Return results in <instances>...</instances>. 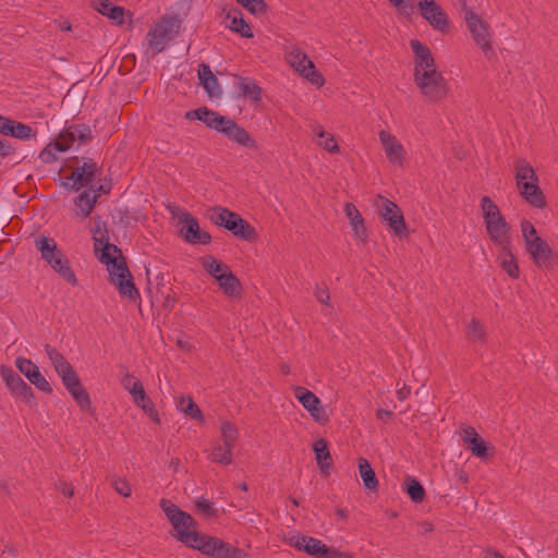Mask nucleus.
I'll return each mask as SVG.
<instances>
[{
	"mask_svg": "<svg viewBox=\"0 0 558 558\" xmlns=\"http://www.w3.org/2000/svg\"><path fill=\"white\" fill-rule=\"evenodd\" d=\"M484 219L490 240L500 247L509 245L510 226L500 211H486Z\"/></svg>",
	"mask_w": 558,
	"mask_h": 558,
	"instance_id": "obj_17",
	"label": "nucleus"
},
{
	"mask_svg": "<svg viewBox=\"0 0 558 558\" xmlns=\"http://www.w3.org/2000/svg\"><path fill=\"white\" fill-rule=\"evenodd\" d=\"M172 223L179 234L192 244H208L210 235L201 229L198 222L186 211H172Z\"/></svg>",
	"mask_w": 558,
	"mask_h": 558,
	"instance_id": "obj_13",
	"label": "nucleus"
},
{
	"mask_svg": "<svg viewBox=\"0 0 558 558\" xmlns=\"http://www.w3.org/2000/svg\"><path fill=\"white\" fill-rule=\"evenodd\" d=\"M517 186L522 197L533 207L545 205L543 193L538 186V179L534 168L524 159L514 163Z\"/></svg>",
	"mask_w": 558,
	"mask_h": 558,
	"instance_id": "obj_9",
	"label": "nucleus"
},
{
	"mask_svg": "<svg viewBox=\"0 0 558 558\" xmlns=\"http://www.w3.org/2000/svg\"><path fill=\"white\" fill-rule=\"evenodd\" d=\"M521 230L525 248L535 265L538 267H548L550 265L551 250L547 243L538 236L534 226L530 222L523 221Z\"/></svg>",
	"mask_w": 558,
	"mask_h": 558,
	"instance_id": "obj_12",
	"label": "nucleus"
},
{
	"mask_svg": "<svg viewBox=\"0 0 558 558\" xmlns=\"http://www.w3.org/2000/svg\"><path fill=\"white\" fill-rule=\"evenodd\" d=\"M198 78L210 98H219L221 96L220 85L209 65H199Z\"/></svg>",
	"mask_w": 558,
	"mask_h": 558,
	"instance_id": "obj_25",
	"label": "nucleus"
},
{
	"mask_svg": "<svg viewBox=\"0 0 558 558\" xmlns=\"http://www.w3.org/2000/svg\"><path fill=\"white\" fill-rule=\"evenodd\" d=\"M8 153V147L0 141V155L4 156Z\"/></svg>",
	"mask_w": 558,
	"mask_h": 558,
	"instance_id": "obj_55",
	"label": "nucleus"
},
{
	"mask_svg": "<svg viewBox=\"0 0 558 558\" xmlns=\"http://www.w3.org/2000/svg\"><path fill=\"white\" fill-rule=\"evenodd\" d=\"M220 433H221V442H223L225 447H234V444L239 437V432L236 427L229 423L223 422L220 426Z\"/></svg>",
	"mask_w": 558,
	"mask_h": 558,
	"instance_id": "obj_35",
	"label": "nucleus"
},
{
	"mask_svg": "<svg viewBox=\"0 0 558 558\" xmlns=\"http://www.w3.org/2000/svg\"><path fill=\"white\" fill-rule=\"evenodd\" d=\"M232 449L231 447H225L223 442L215 445L210 452V458L222 464H229L232 461Z\"/></svg>",
	"mask_w": 558,
	"mask_h": 558,
	"instance_id": "obj_36",
	"label": "nucleus"
},
{
	"mask_svg": "<svg viewBox=\"0 0 558 558\" xmlns=\"http://www.w3.org/2000/svg\"><path fill=\"white\" fill-rule=\"evenodd\" d=\"M383 219L397 236H407L409 229L404 222L402 211H383Z\"/></svg>",
	"mask_w": 558,
	"mask_h": 558,
	"instance_id": "obj_29",
	"label": "nucleus"
},
{
	"mask_svg": "<svg viewBox=\"0 0 558 558\" xmlns=\"http://www.w3.org/2000/svg\"><path fill=\"white\" fill-rule=\"evenodd\" d=\"M211 219L215 223L223 226L236 236L250 239L253 234V229L250 225L234 211H217Z\"/></svg>",
	"mask_w": 558,
	"mask_h": 558,
	"instance_id": "obj_19",
	"label": "nucleus"
},
{
	"mask_svg": "<svg viewBox=\"0 0 558 558\" xmlns=\"http://www.w3.org/2000/svg\"><path fill=\"white\" fill-rule=\"evenodd\" d=\"M414 61V82L427 101L438 102L448 95L447 82L430 49L417 39L410 41Z\"/></svg>",
	"mask_w": 558,
	"mask_h": 558,
	"instance_id": "obj_3",
	"label": "nucleus"
},
{
	"mask_svg": "<svg viewBox=\"0 0 558 558\" xmlns=\"http://www.w3.org/2000/svg\"><path fill=\"white\" fill-rule=\"evenodd\" d=\"M161 508L175 530V536L186 546L195 548L214 558H242L244 554L229 544L209 536L199 535L196 532V522L186 512L166 500L161 501Z\"/></svg>",
	"mask_w": 558,
	"mask_h": 558,
	"instance_id": "obj_1",
	"label": "nucleus"
},
{
	"mask_svg": "<svg viewBox=\"0 0 558 558\" xmlns=\"http://www.w3.org/2000/svg\"><path fill=\"white\" fill-rule=\"evenodd\" d=\"M236 2L254 15L263 13L266 7L263 0H236Z\"/></svg>",
	"mask_w": 558,
	"mask_h": 558,
	"instance_id": "obj_42",
	"label": "nucleus"
},
{
	"mask_svg": "<svg viewBox=\"0 0 558 558\" xmlns=\"http://www.w3.org/2000/svg\"><path fill=\"white\" fill-rule=\"evenodd\" d=\"M313 450L320 470H324V461H327L330 458L327 442L324 439L316 440L313 445Z\"/></svg>",
	"mask_w": 558,
	"mask_h": 558,
	"instance_id": "obj_41",
	"label": "nucleus"
},
{
	"mask_svg": "<svg viewBox=\"0 0 558 558\" xmlns=\"http://www.w3.org/2000/svg\"><path fill=\"white\" fill-rule=\"evenodd\" d=\"M287 62L305 80L316 87L325 84L323 74L316 69L314 62L296 46H291L286 52Z\"/></svg>",
	"mask_w": 558,
	"mask_h": 558,
	"instance_id": "obj_11",
	"label": "nucleus"
},
{
	"mask_svg": "<svg viewBox=\"0 0 558 558\" xmlns=\"http://www.w3.org/2000/svg\"><path fill=\"white\" fill-rule=\"evenodd\" d=\"M15 366L36 388L46 392L51 391L50 384L41 375L39 367L31 360L19 356L15 360Z\"/></svg>",
	"mask_w": 558,
	"mask_h": 558,
	"instance_id": "obj_21",
	"label": "nucleus"
},
{
	"mask_svg": "<svg viewBox=\"0 0 558 558\" xmlns=\"http://www.w3.org/2000/svg\"><path fill=\"white\" fill-rule=\"evenodd\" d=\"M225 25L228 29L245 38H252L251 26L245 22L243 15L238 10H229L225 16Z\"/></svg>",
	"mask_w": 558,
	"mask_h": 558,
	"instance_id": "obj_23",
	"label": "nucleus"
},
{
	"mask_svg": "<svg viewBox=\"0 0 558 558\" xmlns=\"http://www.w3.org/2000/svg\"><path fill=\"white\" fill-rule=\"evenodd\" d=\"M220 290L230 298H236L241 292V284L238 278L230 270L218 280H216Z\"/></svg>",
	"mask_w": 558,
	"mask_h": 558,
	"instance_id": "obj_32",
	"label": "nucleus"
},
{
	"mask_svg": "<svg viewBox=\"0 0 558 558\" xmlns=\"http://www.w3.org/2000/svg\"><path fill=\"white\" fill-rule=\"evenodd\" d=\"M375 206H376V209H386V210L396 208V205L392 202H390L389 199L384 198L381 196H379L377 198Z\"/></svg>",
	"mask_w": 558,
	"mask_h": 558,
	"instance_id": "obj_50",
	"label": "nucleus"
},
{
	"mask_svg": "<svg viewBox=\"0 0 558 558\" xmlns=\"http://www.w3.org/2000/svg\"><path fill=\"white\" fill-rule=\"evenodd\" d=\"M359 473L366 489L375 490L377 488L378 480L376 474L369 462L364 458L359 459Z\"/></svg>",
	"mask_w": 558,
	"mask_h": 558,
	"instance_id": "obj_33",
	"label": "nucleus"
},
{
	"mask_svg": "<svg viewBox=\"0 0 558 558\" xmlns=\"http://www.w3.org/2000/svg\"><path fill=\"white\" fill-rule=\"evenodd\" d=\"M133 402L142 409V411L154 422L159 423V414L155 408V403L146 393L143 385L131 395Z\"/></svg>",
	"mask_w": 558,
	"mask_h": 558,
	"instance_id": "obj_26",
	"label": "nucleus"
},
{
	"mask_svg": "<svg viewBox=\"0 0 558 558\" xmlns=\"http://www.w3.org/2000/svg\"><path fill=\"white\" fill-rule=\"evenodd\" d=\"M45 352L53 366L57 374L60 376L63 385L73 397L80 409L87 413H93L94 408L88 392L82 386L78 377L74 373L72 366L64 359V356L49 344L45 345Z\"/></svg>",
	"mask_w": 558,
	"mask_h": 558,
	"instance_id": "obj_6",
	"label": "nucleus"
},
{
	"mask_svg": "<svg viewBox=\"0 0 558 558\" xmlns=\"http://www.w3.org/2000/svg\"><path fill=\"white\" fill-rule=\"evenodd\" d=\"M404 487L413 501L418 502L424 498L425 490L415 478L407 477L404 481Z\"/></svg>",
	"mask_w": 558,
	"mask_h": 558,
	"instance_id": "obj_38",
	"label": "nucleus"
},
{
	"mask_svg": "<svg viewBox=\"0 0 558 558\" xmlns=\"http://www.w3.org/2000/svg\"><path fill=\"white\" fill-rule=\"evenodd\" d=\"M93 8L106 16L114 25H123L129 12L121 5L113 4L110 0H93Z\"/></svg>",
	"mask_w": 558,
	"mask_h": 558,
	"instance_id": "obj_22",
	"label": "nucleus"
},
{
	"mask_svg": "<svg viewBox=\"0 0 558 558\" xmlns=\"http://www.w3.org/2000/svg\"><path fill=\"white\" fill-rule=\"evenodd\" d=\"M196 508L198 511L205 517H210L216 514V510L211 508V505L208 500L202 498L196 501Z\"/></svg>",
	"mask_w": 558,
	"mask_h": 558,
	"instance_id": "obj_47",
	"label": "nucleus"
},
{
	"mask_svg": "<svg viewBox=\"0 0 558 558\" xmlns=\"http://www.w3.org/2000/svg\"><path fill=\"white\" fill-rule=\"evenodd\" d=\"M399 393H400V398H404L405 397V392L403 390H401Z\"/></svg>",
	"mask_w": 558,
	"mask_h": 558,
	"instance_id": "obj_60",
	"label": "nucleus"
},
{
	"mask_svg": "<svg viewBox=\"0 0 558 558\" xmlns=\"http://www.w3.org/2000/svg\"><path fill=\"white\" fill-rule=\"evenodd\" d=\"M378 136L388 163L395 169H404L409 163V153L401 141L386 130H381Z\"/></svg>",
	"mask_w": 558,
	"mask_h": 558,
	"instance_id": "obj_14",
	"label": "nucleus"
},
{
	"mask_svg": "<svg viewBox=\"0 0 558 558\" xmlns=\"http://www.w3.org/2000/svg\"><path fill=\"white\" fill-rule=\"evenodd\" d=\"M460 436L462 440L469 446L471 451L478 458H484L487 452V447L484 440L477 435L475 429L471 426H464L461 429Z\"/></svg>",
	"mask_w": 558,
	"mask_h": 558,
	"instance_id": "obj_24",
	"label": "nucleus"
},
{
	"mask_svg": "<svg viewBox=\"0 0 558 558\" xmlns=\"http://www.w3.org/2000/svg\"><path fill=\"white\" fill-rule=\"evenodd\" d=\"M12 123H13V120L0 116V134L9 136Z\"/></svg>",
	"mask_w": 558,
	"mask_h": 558,
	"instance_id": "obj_48",
	"label": "nucleus"
},
{
	"mask_svg": "<svg viewBox=\"0 0 558 558\" xmlns=\"http://www.w3.org/2000/svg\"><path fill=\"white\" fill-rule=\"evenodd\" d=\"M201 263L206 272L211 276L215 281L231 270L227 264L210 255L202 257Z\"/></svg>",
	"mask_w": 558,
	"mask_h": 558,
	"instance_id": "obj_31",
	"label": "nucleus"
},
{
	"mask_svg": "<svg viewBox=\"0 0 558 558\" xmlns=\"http://www.w3.org/2000/svg\"><path fill=\"white\" fill-rule=\"evenodd\" d=\"M121 385L122 387L129 391L130 395H132L134 391H136L137 389H140V387L142 386V383L140 380H137L133 375H131L130 373H126L122 378H121Z\"/></svg>",
	"mask_w": 558,
	"mask_h": 558,
	"instance_id": "obj_44",
	"label": "nucleus"
},
{
	"mask_svg": "<svg viewBox=\"0 0 558 558\" xmlns=\"http://www.w3.org/2000/svg\"><path fill=\"white\" fill-rule=\"evenodd\" d=\"M286 542L299 549L303 550L306 554L317 557V558H339L341 554L338 551L327 547L322 541L302 535L298 532H291L286 536Z\"/></svg>",
	"mask_w": 558,
	"mask_h": 558,
	"instance_id": "obj_15",
	"label": "nucleus"
},
{
	"mask_svg": "<svg viewBox=\"0 0 558 558\" xmlns=\"http://www.w3.org/2000/svg\"><path fill=\"white\" fill-rule=\"evenodd\" d=\"M348 216L353 236L359 241H363L365 239L366 228L360 211H348Z\"/></svg>",
	"mask_w": 558,
	"mask_h": 558,
	"instance_id": "obj_34",
	"label": "nucleus"
},
{
	"mask_svg": "<svg viewBox=\"0 0 558 558\" xmlns=\"http://www.w3.org/2000/svg\"><path fill=\"white\" fill-rule=\"evenodd\" d=\"M35 247L40 253L41 258L64 280L75 286L77 279L71 269L68 259L58 248L56 241L51 238L40 235L35 240Z\"/></svg>",
	"mask_w": 558,
	"mask_h": 558,
	"instance_id": "obj_10",
	"label": "nucleus"
},
{
	"mask_svg": "<svg viewBox=\"0 0 558 558\" xmlns=\"http://www.w3.org/2000/svg\"><path fill=\"white\" fill-rule=\"evenodd\" d=\"M187 120H199L207 128L223 134L229 141L247 148H256V142L251 137L248 132L235 123L228 117L209 110L207 108H199L190 110L185 113Z\"/></svg>",
	"mask_w": 558,
	"mask_h": 558,
	"instance_id": "obj_5",
	"label": "nucleus"
},
{
	"mask_svg": "<svg viewBox=\"0 0 558 558\" xmlns=\"http://www.w3.org/2000/svg\"><path fill=\"white\" fill-rule=\"evenodd\" d=\"M391 5H393L397 11L404 16H410L413 12V8L407 0H388Z\"/></svg>",
	"mask_w": 558,
	"mask_h": 558,
	"instance_id": "obj_46",
	"label": "nucleus"
},
{
	"mask_svg": "<svg viewBox=\"0 0 558 558\" xmlns=\"http://www.w3.org/2000/svg\"><path fill=\"white\" fill-rule=\"evenodd\" d=\"M111 485L113 486L118 494L124 497H129L131 495V487L124 478L117 475H112Z\"/></svg>",
	"mask_w": 558,
	"mask_h": 558,
	"instance_id": "obj_43",
	"label": "nucleus"
},
{
	"mask_svg": "<svg viewBox=\"0 0 558 558\" xmlns=\"http://www.w3.org/2000/svg\"><path fill=\"white\" fill-rule=\"evenodd\" d=\"M35 135L36 132L29 125L13 121L9 136H12L21 141H27L34 137Z\"/></svg>",
	"mask_w": 558,
	"mask_h": 558,
	"instance_id": "obj_37",
	"label": "nucleus"
},
{
	"mask_svg": "<svg viewBox=\"0 0 558 558\" xmlns=\"http://www.w3.org/2000/svg\"><path fill=\"white\" fill-rule=\"evenodd\" d=\"M168 31L162 25H156L148 34H147V46L148 50L153 54H157L161 52L168 41Z\"/></svg>",
	"mask_w": 558,
	"mask_h": 558,
	"instance_id": "obj_27",
	"label": "nucleus"
},
{
	"mask_svg": "<svg viewBox=\"0 0 558 558\" xmlns=\"http://www.w3.org/2000/svg\"><path fill=\"white\" fill-rule=\"evenodd\" d=\"M60 490H61L64 495H66V496H72V495L74 494L73 488H72L70 485H68L66 483H63V484L61 485Z\"/></svg>",
	"mask_w": 558,
	"mask_h": 558,
	"instance_id": "obj_52",
	"label": "nucleus"
},
{
	"mask_svg": "<svg viewBox=\"0 0 558 558\" xmlns=\"http://www.w3.org/2000/svg\"><path fill=\"white\" fill-rule=\"evenodd\" d=\"M94 232V251L101 264L106 266L110 282L123 299L136 300L138 291L125 264L121 251L109 242L105 225L97 222Z\"/></svg>",
	"mask_w": 558,
	"mask_h": 558,
	"instance_id": "obj_2",
	"label": "nucleus"
},
{
	"mask_svg": "<svg viewBox=\"0 0 558 558\" xmlns=\"http://www.w3.org/2000/svg\"><path fill=\"white\" fill-rule=\"evenodd\" d=\"M417 9L422 17L437 32L448 34L451 22L448 14L435 0H418Z\"/></svg>",
	"mask_w": 558,
	"mask_h": 558,
	"instance_id": "obj_16",
	"label": "nucleus"
},
{
	"mask_svg": "<svg viewBox=\"0 0 558 558\" xmlns=\"http://www.w3.org/2000/svg\"><path fill=\"white\" fill-rule=\"evenodd\" d=\"M463 17L475 46L480 48L487 59H493L496 56V51L493 43L494 31L490 24L469 8L463 9Z\"/></svg>",
	"mask_w": 558,
	"mask_h": 558,
	"instance_id": "obj_8",
	"label": "nucleus"
},
{
	"mask_svg": "<svg viewBox=\"0 0 558 558\" xmlns=\"http://www.w3.org/2000/svg\"><path fill=\"white\" fill-rule=\"evenodd\" d=\"M64 185L80 192L75 204L80 209H93L97 199L109 192L110 186L99 177L96 162L86 160L65 178Z\"/></svg>",
	"mask_w": 558,
	"mask_h": 558,
	"instance_id": "obj_4",
	"label": "nucleus"
},
{
	"mask_svg": "<svg viewBox=\"0 0 558 558\" xmlns=\"http://www.w3.org/2000/svg\"><path fill=\"white\" fill-rule=\"evenodd\" d=\"M239 487H240L243 492H246V490H247V486H246V484H244V483L240 484V486H239Z\"/></svg>",
	"mask_w": 558,
	"mask_h": 558,
	"instance_id": "obj_58",
	"label": "nucleus"
},
{
	"mask_svg": "<svg viewBox=\"0 0 558 558\" xmlns=\"http://www.w3.org/2000/svg\"><path fill=\"white\" fill-rule=\"evenodd\" d=\"M92 140V130L85 124H72L66 126L56 138L49 143L39 154V158L45 163L54 162L64 154L72 149H77L81 145Z\"/></svg>",
	"mask_w": 558,
	"mask_h": 558,
	"instance_id": "obj_7",
	"label": "nucleus"
},
{
	"mask_svg": "<svg viewBox=\"0 0 558 558\" xmlns=\"http://www.w3.org/2000/svg\"><path fill=\"white\" fill-rule=\"evenodd\" d=\"M315 295H316V299L318 302H320L323 304H327V302L329 300V293L325 287L317 286Z\"/></svg>",
	"mask_w": 558,
	"mask_h": 558,
	"instance_id": "obj_49",
	"label": "nucleus"
},
{
	"mask_svg": "<svg viewBox=\"0 0 558 558\" xmlns=\"http://www.w3.org/2000/svg\"><path fill=\"white\" fill-rule=\"evenodd\" d=\"M317 137L319 138L317 144L326 149L329 153H338L339 151V145L336 141V138L329 134L326 133L323 130H319L316 132Z\"/></svg>",
	"mask_w": 558,
	"mask_h": 558,
	"instance_id": "obj_40",
	"label": "nucleus"
},
{
	"mask_svg": "<svg viewBox=\"0 0 558 558\" xmlns=\"http://www.w3.org/2000/svg\"><path fill=\"white\" fill-rule=\"evenodd\" d=\"M486 558H504V557L497 551H488L486 554Z\"/></svg>",
	"mask_w": 558,
	"mask_h": 558,
	"instance_id": "obj_53",
	"label": "nucleus"
},
{
	"mask_svg": "<svg viewBox=\"0 0 558 558\" xmlns=\"http://www.w3.org/2000/svg\"><path fill=\"white\" fill-rule=\"evenodd\" d=\"M482 209H496V207L488 197H483L482 198Z\"/></svg>",
	"mask_w": 558,
	"mask_h": 558,
	"instance_id": "obj_51",
	"label": "nucleus"
},
{
	"mask_svg": "<svg viewBox=\"0 0 558 558\" xmlns=\"http://www.w3.org/2000/svg\"><path fill=\"white\" fill-rule=\"evenodd\" d=\"M0 376L15 397L23 400H29L33 397L31 387L12 368L2 365Z\"/></svg>",
	"mask_w": 558,
	"mask_h": 558,
	"instance_id": "obj_20",
	"label": "nucleus"
},
{
	"mask_svg": "<svg viewBox=\"0 0 558 558\" xmlns=\"http://www.w3.org/2000/svg\"><path fill=\"white\" fill-rule=\"evenodd\" d=\"M178 344H179L183 350H189V349H190V344L187 343V341H184V340H178Z\"/></svg>",
	"mask_w": 558,
	"mask_h": 558,
	"instance_id": "obj_54",
	"label": "nucleus"
},
{
	"mask_svg": "<svg viewBox=\"0 0 558 558\" xmlns=\"http://www.w3.org/2000/svg\"><path fill=\"white\" fill-rule=\"evenodd\" d=\"M344 209L350 210V209H355V208L352 207L351 204H348Z\"/></svg>",
	"mask_w": 558,
	"mask_h": 558,
	"instance_id": "obj_59",
	"label": "nucleus"
},
{
	"mask_svg": "<svg viewBox=\"0 0 558 558\" xmlns=\"http://www.w3.org/2000/svg\"><path fill=\"white\" fill-rule=\"evenodd\" d=\"M501 268L512 278L519 276V267L515 262L514 255L511 252L509 245L500 247V252L497 257Z\"/></svg>",
	"mask_w": 558,
	"mask_h": 558,
	"instance_id": "obj_30",
	"label": "nucleus"
},
{
	"mask_svg": "<svg viewBox=\"0 0 558 558\" xmlns=\"http://www.w3.org/2000/svg\"><path fill=\"white\" fill-rule=\"evenodd\" d=\"M239 89L245 97H247L254 101L259 100L262 97L260 88L252 81L242 80L239 83Z\"/></svg>",
	"mask_w": 558,
	"mask_h": 558,
	"instance_id": "obj_39",
	"label": "nucleus"
},
{
	"mask_svg": "<svg viewBox=\"0 0 558 558\" xmlns=\"http://www.w3.org/2000/svg\"><path fill=\"white\" fill-rule=\"evenodd\" d=\"M468 336L472 340H481L484 337V328L482 324L473 319L468 326Z\"/></svg>",
	"mask_w": 558,
	"mask_h": 558,
	"instance_id": "obj_45",
	"label": "nucleus"
},
{
	"mask_svg": "<svg viewBox=\"0 0 558 558\" xmlns=\"http://www.w3.org/2000/svg\"><path fill=\"white\" fill-rule=\"evenodd\" d=\"M337 514H338V517H340V518H345V512H344V510H338Z\"/></svg>",
	"mask_w": 558,
	"mask_h": 558,
	"instance_id": "obj_56",
	"label": "nucleus"
},
{
	"mask_svg": "<svg viewBox=\"0 0 558 558\" xmlns=\"http://www.w3.org/2000/svg\"><path fill=\"white\" fill-rule=\"evenodd\" d=\"M175 407L185 416L195 420L199 423H204L205 418L201 409L197 407V404L193 401V399L190 396L177 397Z\"/></svg>",
	"mask_w": 558,
	"mask_h": 558,
	"instance_id": "obj_28",
	"label": "nucleus"
},
{
	"mask_svg": "<svg viewBox=\"0 0 558 558\" xmlns=\"http://www.w3.org/2000/svg\"><path fill=\"white\" fill-rule=\"evenodd\" d=\"M294 397L315 422L322 424L328 421L329 415L326 408L322 405L320 400L312 391L298 386L294 388Z\"/></svg>",
	"mask_w": 558,
	"mask_h": 558,
	"instance_id": "obj_18",
	"label": "nucleus"
},
{
	"mask_svg": "<svg viewBox=\"0 0 558 558\" xmlns=\"http://www.w3.org/2000/svg\"><path fill=\"white\" fill-rule=\"evenodd\" d=\"M329 468V462L328 460L327 461H324V470H322L323 472H326Z\"/></svg>",
	"mask_w": 558,
	"mask_h": 558,
	"instance_id": "obj_57",
	"label": "nucleus"
}]
</instances>
